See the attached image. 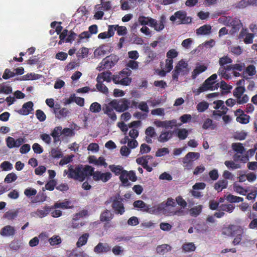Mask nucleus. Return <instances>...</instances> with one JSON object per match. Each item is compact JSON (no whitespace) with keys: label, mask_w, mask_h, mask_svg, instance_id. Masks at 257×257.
I'll list each match as a JSON object with an SVG mask.
<instances>
[{"label":"nucleus","mask_w":257,"mask_h":257,"mask_svg":"<svg viewBox=\"0 0 257 257\" xmlns=\"http://www.w3.org/2000/svg\"><path fill=\"white\" fill-rule=\"evenodd\" d=\"M17 178L18 177L17 175L15 173L12 172L9 173L6 176V177L4 179V182L7 183H11L15 182Z\"/></svg>","instance_id":"46"},{"label":"nucleus","mask_w":257,"mask_h":257,"mask_svg":"<svg viewBox=\"0 0 257 257\" xmlns=\"http://www.w3.org/2000/svg\"><path fill=\"white\" fill-rule=\"evenodd\" d=\"M89 238V234L88 233H85L80 236L78 238V240L76 243L78 247H81L84 245L87 241L88 238Z\"/></svg>","instance_id":"33"},{"label":"nucleus","mask_w":257,"mask_h":257,"mask_svg":"<svg viewBox=\"0 0 257 257\" xmlns=\"http://www.w3.org/2000/svg\"><path fill=\"white\" fill-rule=\"evenodd\" d=\"M209 104L207 102L203 101L198 103L196 106L197 110L199 112H203L208 109Z\"/></svg>","instance_id":"44"},{"label":"nucleus","mask_w":257,"mask_h":257,"mask_svg":"<svg viewBox=\"0 0 257 257\" xmlns=\"http://www.w3.org/2000/svg\"><path fill=\"white\" fill-rule=\"evenodd\" d=\"M220 210L231 213L235 209V206L231 204H221L219 205Z\"/></svg>","instance_id":"43"},{"label":"nucleus","mask_w":257,"mask_h":257,"mask_svg":"<svg viewBox=\"0 0 257 257\" xmlns=\"http://www.w3.org/2000/svg\"><path fill=\"white\" fill-rule=\"evenodd\" d=\"M68 35V30L67 29H64L60 34V41L59 42L58 44L59 45L62 44L63 43H65V40Z\"/></svg>","instance_id":"63"},{"label":"nucleus","mask_w":257,"mask_h":257,"mask_svg":"<svg viewBox=\"0 0 257 257\" xmlns=\"http://www.w3.org/2000/svg\"><path fill=\"white\" fill-rule=\"evenodd\" d=\"M38 237L39 239V241H40L41 243L43 242V244H46L48 241H49V234L47 232H41Z\"/></svg>","instance_id":"53"},{"label":"nucleus","mask_w":257,"mask_h":257,"mask_svg":"<svg viewBox=\"0 0 257 257\" xmlns=\"http://www.w3.org/2000/svg\"><path fill=\"white\" fill-rule=\"evenodd\" d=\"M249 116L244 114H240L236 118V120L241 123L246 124L249 122Z\"/></svg>","instance_id":"51"},{"label":"nucleus","mask_w":257,"mask_h":257,"mask_svg":"<svg viewBox=\"0 0 257 257\" xmlns=\"http://www.w3.org/2000/svg\"><path fill=\"white\" fill-rule=\"evenodd\" d=\"M188 135V132L185 128L178 130L177 133V136L181 140H184L187 138Z\"/></svg>","instance_id":"49"},{"label":"nucleus","mask_w":257,"mask_h":257,"mask_svg":"<svg viewBox=\"0 0 257 257\" xmlns=\"http://www.w3.org/2000/svg\"><path fill=\"white\" fill-rule=\"evenodd\" d=\"M16 230L15 227L10 225H7L2 228L0 231L1 235L4 237L13 236L15 235Z\"/></svg>","instance_id":"13"},{"label":"nucleus","mask_w":257,"mask_h":257,"mask_svg":"<svg viewBox=\"0 0 257 257\" xmlns=\"http://www.w3.org/2000/svg\"><path fill=\"white\" fill-rule=\"evenodd\" d=\"M135 208H140L141 210L147 211L149 208L145 202L142 200H137L134 202Z\"/></svg>","instance_id":"32"},{"label":"nucleus","mask_w":257,"mask_h":257,"mask_svg":"<svg viewBox=\"0 0 257 257\" xmlns=\"http://www.w3.org/2000/svg\"><path fill=\"white\" fill-rule=\"evenodd\" d=\"M138 22L142 26L149 25L153 27L157 32H161L164 28V24L166 23V17L162 15L160 19L159 23L158 24L156 20L151 17L140 16L138 18Z\"/></svg>","instance_id":"1"},{"label":"nucleus","mask_w":257,"mask_h":257,"mask_svg":"<svg viewBox=\"0 0 257 257\" xmlns=\"http://www.w3.org/2000/svg\"><path fill=\"white\" fill-rule=\"evenodd\" d=\"M232 62V59L228 57L227 55L223 56L220 57L218 61L219 65L220 67H224L227 64H231Z\"/></svg>","instance_id":"36"},{"label":"nucleus","mask_w":257,"mask_h":257,"mask_svg":"<svg viewBox=\"0 0 257 257\" xmlns=\"http://www.w3.org/2000/svg\"><path fill=\"white\" fill-rule=\"evenodd\" d=\"M50 156L54 159H59L62 156V154L61 151L57 149H52L50 151Z\"/></svg>","instance_id":"54"},{"label":"nucleus","mask_w":257,"mask_h":257,"mask_svg":"<svg viewBox=\"0 0 257 257\" xmlns=\"http://www.w3.org/2000/svg\"><path fill=\"white\" fill-rule=\"evenodd\" d=\"M145 134L146 135L152 137L153 138L157 136L154 127L152 126H148L146 128Z\"/></svg>","instance_id":"61"},{"label":"nucleus","mask_w":257,"mask_h":257,"mask_svg":"<svg viewBox=\"0 0 257 257\" xmlns=\"http://www.w3.org/2000/svg\"><path fill=\"white\" fill-rule=\"evenodd\" d=\"M186 160H189L193 161V160H197L199 158V154L197 152H189L187 153L185 157Z\"/></svg>","instance_id":"52"},{"label":"nucleus","mask_w":257,"mask_h":257,"mask_svg":"<svg viewBox=\"0 0 257 257\" xmlns=\"http://www.w3.org/2000/svg\"><path fill=\"white\" fill-rule=\"evenodd\" d=\"M249 5L257 6V0H241L238 3L239 8H245Z\"/></svg>","instance_id":"37"},{"label":"nucleus","mask_w":257,"mask_h":257,"mask_svg":"<svg viewBox=\"0 0 257 257\" xmlns=\"http://www.w3.org/2000/svg\"><path fill=\"white\" fill-rule=\"evenodd\" d=\"M239 230H241L240 232H238V231H236L235 232L234 236H235V237L232 241V243L234 245L238 244L242 240V234L244 232L243 228L242 227L239 226Z\"/></svg>","instance_id":"29"},{"label":"nucleus","mask_w":257,"mask_h":257,"mask_svg":"<svg viewBox=\"0 0 257 257\" xmlns=\"http://www.w3.org/2000/svg\"><path fill=\"white\" fill-rule=\"evenodd\" d=\"M171 249V246L168 245V244H162L161 245L157 246L156 251L158 253L160 254H164L169 251H170Z\"/></svg>","instance_id":"31"},{"label":"nucleus","mask_w":257,"mask_h":257,"mask_svg":"<svg viewBox=\"0 0 257 257\" xmlns=\"http://www.w3.org/2000/svg\"><path fill=\"white\" fill-rule=\"evenodd\" d=\"M33 102H27L23 104L22 109L18 110V112L21 114L28 115L33 110Z\"/></svg>","instance_id":"16"},{"label":"nucleus","mask_w":257,"mask_h":257,"mask_svg":"<svg viewBox=\"0 0 257 257\" xmlns=\"http://www.w3.org/2000/svg\"><path fill=\"white\" fill-rule=\"evenodd\" d=\"M233 71V64H227L224 67H220L218 70V74L221 77L228 80L231 78V76L229 74L227 73L228 71Z\"/></svg>","instance_id":"9"},{"label":"nucleus","mask_w":257,"mask_h":257,"mask_svg":"<svg viewBox=\"0 0 257 257\" xmlns=\"http://www.w3.org/2000/svg\"><path fill=\"white\" fill-rule=\"evenodd\" d=\"M109 168L115 175H120L124 170L123 168L121 165H110Z\"/></svg>","instance_id":"40"},{"label":"nucleus","mask_w":257,"mask_h":257,"mask_svg":"<svg viewBox=\"0 0 257 257\" xmlns=\"http://www.w3.org/2000/svg\"><path fill=\"white\" fill-rule=\"evenodd\" d=\"M228 182L226 180H220L214 184V189L218 192L227 187Z\"/></svg>","instance_id":"22"},{"label":"nucleus","mask_w":257,"mask_h":257,"mask_svg":"<svg viewBox=\"0 0 257 257\" xmlns=\"http://www.w3.org/2000/svg\"><path fill=\"white\" fill-rule=\"evenodd\" d=\"M53 113L56 117L60 119L62 117H66L70 113V111L66 107L61 108L60 105L56 104L53 110Z\"/></svg>","instance_id":"8"},{"label":"nucleus","mask_w":257,"mask_h":257,"mask_svg":"<svg viewBox=\"0 0 257 257\" xmlns=\"http://www.w3.org/2000/svg\"><path fill=\"white\" fill-rule=\"evenodd\" d=\"M208 83L205 80L203 83L198 87V88L194 90L193 92L196 95H198L201 93L208 90L209 87L207 86L208 85Z\"/></svg>","instance_id":"42"},{"label":"nucleus","mask_w":257,"mask_h":257,"mask_svg":"<svg viewBox=\"0 0 257 257\" xmlns=\"http://www.w3.org/2000/svg\"><path fill=\"white\" fill-rule=\"evenodd\" d=\"M208 83L205 80L203 83L198 87V88L194 90L193 92L196 95H198L201 93L208 90L209 87L207 86L208 85Z\"/></svg>","instance_id":"41"},{"label":"nucleus","mask_w":257,"mask_h":257,"mask_svg":"<svg viewBox=\"0 0 257 257\" xmlns=\"http://www.w3.org/2000/svg\"><path fill=\"white\" fill-rule=\"evenodd\" d=\"M49 242L51 246L57 245L61 243V239L58 235H54L49 239Z\"/></svg>","instance_id":"47"},{"label":"nucleus","mask_w":257,"mask_h":257,"mask_svg":"<svg viewBox=\"0 0 257 257\" xmlns=\"http://www.w3.org/2000/svg\"><path fill=\"white\" fill-rule=\"evenodd\" d=\"M256 73V69L254 65H249L247 66L245 70L243 71V77L245 79V80H247L248 79V77L245 76V74H247L250 76H252L254 75Z\"/></svg>","instance_id":"21"},{"label":"nucleus","mask_w":257,"mask_h":257,"mask_svg":"<svg viewBox=\"0 0 257 257\" xmlns=\"http://www.w3.org/2000/svg\"><path fill=\"white\" fill-rule=\"evenodd\" d=\"M224 164L228 168H231L232 170L240 168V164H236L232 161H226Z\"/></svg>","instance_id":"58"},{"label":"nucleus","mask_w":257,"mask_h":257,"mask_svg":"<svg viewBox=\"0 0 257 257\" xmlns=\"http://www.w3.org/2000/svg\"><path fill=\"white\" fill-rule=\"evenodd\" d=\"M114 110H115L114 107L110 104V102L103 105L102 106V110L104 113L107 114L113 122L116 121V113Z\"/></svg>","instance_id":"7"},{"label":"nucleus","mask_w":257,"mask_h":257,"mask_svg":"<svg viewBox=\"0 0 257 257\" xmlns=\"http://www.w3.org/2000/svg\"><path fill=\"white\" fill-rule=\"evenodd\" d=\"M202 211V206L199 205L190 209V213L193 216H197Z\"/></svg>","instance_id":"55"},{"label":"nucleus","mask_w":257,"mask_h":257,"mask_svg":"<svg viewBox=\"0 0 257 257\" xmlns=\"http://www.w3.org/2000/svg\"><path fill=\"white\" fill-rule=\"evenodd\" d=\"M176 120H165L163 121L162 128H165L166 129H168V128H172L173 126L176 125Z\"/></svg>","instance_id":"57"},{"label":"nucleus","mask_w":257,"mask_h":257,"mask_svg":"<svg viewBox=\"0 0 257 257\" xmlns=\"http://www.w3.org/2000/svg\"><path fill=\"white\" fill-rule=\"evenodd\" d=\"M52 209V207H50L49 206H45L43 209H38L36 212V214L39 217L43 218L46 216Z\"/></svg>","instance_id":"28"},{"label":"nucleus","mask_w":257,"mask_h":257,"mask_svg":"<svg viewBox=\"0 0 257 257\" xmlns=\"http://www.w3.org/2000/svg\"><path fill=\"white\" fill-rule=\"evenodd\" d=\"M118 61V57L116 55L111 54L106 56L99 63L96 70L101 71L105 68L109 69L116 65Z\"/></svg>","instance_id":"3"},{"label":"nucleus","mask_w":257,"mask_h":257,"mask_svg":"<svg viewBox=\"0 0 257 257\" xmlns=\"http://www.w3.org/2000/svg\"><path fill=\"white\" fill-rule=\"evenodd\" d=\"M174 132L169 131H162L161 134L158 138V140L161 143H165L171 139Z\"/></svg>","instance_id":"15"},{"label":"nucleus","mask_w":257,"mask_h":257,"mask_svg":"<svg viewBox=\"0 0 257 257\" xmlns=\"http://www.w3.org/2000/svg\"><path fill=\"white\" fill-rule=\"evenodd\" d=\"M182 162L183 164V166L185 169L187 170H190L192 169L193 167V161L191 160H186L185 158H183Z\"/></svg>","instance_id":"59"},{"label":"nucleus","mask_w":257,"mask_h":257,"mask_svg":"<svg viewBox=\"0 0 257 257\" xmlns=\"http://www.w3.org/2000/svg\"><path fill=\"white\" fill-rule=\"evenodd\" d=\"M119 180L124 186H130L131 185L128 181V171L124 170L120 174Z\"/></svg>","instance_id":"30"},{"label":"nucleus","mask_w":257,"mask_h":257,"mask_svg":"<svg viewBox=\"0 0 257 257\" xmlns=\"http://www.w3.org/2000/svg\"><path fill=\"white\" fill-rule=\"evenodd\" d=\"M112 175L110 172L102 173L100 171H95L93 179L95 181H102L106 182L111 178Z\"/></svg>","instance_id":"10"},{"label":"nucleus","mask_w":257,"mask_h":257,"mask_svg":"<svg viewBox=\"0 0 257 257\" xmlns=\"http://www.w3.org/2000/svg\"><path fill=\"white\" fill-rule=\"evenodd\" d=\"M239 226L234 224H229L223 229L222 233L228 236H234L235 232L238 231V232H240L239 230Z\"/></svg>","instance_id":"12"},{"label":"nucleus","mask_w":257,"mask_h":257,"mask_svg":"<svg viewBox=\"0 0 257 257\" xmlns=\"http://www.w3.org/2000/svg\"><path fill=\"white\" fill-rule=\"evenodd\" d=\"M207 66L204 65H199V66H197L192 72V78L195 79L199 74L207 70Z\"/></svg>","instance_id":"20"},{"label":"nucleus","mask_w":257,"mask_h":257,"mask_svg":"<svg viewBox=\"0 0 257 257\" xmlns=\"http://www.w3.org/2000/svg\"><path fill=\"white\" fill-rule=\"evenodd\" d=\"M110 247L106 243L99 242L98 244L94 248V251L96 253L107 252L110 250Z\"/></svg>","instance_id":"18"},{"label":"nucleus","mask_w":257,"mask_h":257,"mask_svg":"<svg viewBox=\"0 0 257 257\" xmlns=\"http://www.w3.org/2000/svg\"><path fill=\"white\" fill-rule=\"evenodd\" d=\"M1 169L4 171H8L13 169V164L8 161H4L0 165Z\"/></svg>","instance_id":"50"},{"label":"nucleus","mask_w":257,"mask_h":257,"mask_svg":"<svg viewBox=\"0 0 257 257\" xmlns=\"http://www.w3.org/2000/svg\"><path fill=\"white\" fill-rule=\"evenodd\" d=\"M82 173L84 175V180L86 179V177L88 176H92L93 178V175L95 173L94 169L91 167V166L86 165L82 170Z\"/></svg>","instance_id":"27"},{"label":"nucleus","mask_w":257,"mask_h":257,"mask_svg":"<svg viewBox=\"0 0 257 257\" xmlns=\"http://www.w3.org/2000/svg\"><path fill=\"white\" fill-rule=\"evenodd\" d=\"M116 111L118 112H124L128 109L131 104L130 100L127 98H121L119 100H113L110 102Z\"/></svg>","instance_id":"6"},{"label":"nucleus","mask_w":257,"mask_h":257,"mask_svg":"<svg viewBox=\"0 0 257 257\" xmlns=\"http://www.w3.org/2000/svg\"><path fill=\"white\" fill-rule=\"evenodd\" d=\"M232 148L233 150L236 152L237 153L243 154L245 151V149L242 144L240 143H234L232 144Z\"/></svg>","instance_id":"35"},{"label":"nucleus","mask_w":257,"mask_h":257,"mask_svg":"<svg viewBox=\"0 0 257 257\" xmlns=\"http://www.w3.org/2000/svg\"><path fill=\"white\" fill-rule=\"evenodd\" d=\"M226 199L230 203H237L242 202L243 198L240 197H237V196H234L231 194H229L226 196Z\"/></svg>","instance_id":"39"},{"label":"nucleus","mask_w":257,"mask_h":257,"mask_svg":"<svg viewBox=\"0 0 257 257\" xmlns=\"http://www.w3.org/2000/svg\"><path fill=\"white\" fill-rule=\"evenodd\" d=\"M64 174H68L69 179H73L75 180L82 182L84 180V175L82 173V169L80 167H76L74 168L73 166H69L68 171L64 170Z\"/></svg>","instance_id":"4"},{"label":"nucleus","mask_w":257,"mask_h":257,"mask_svg":"<svg viewBox=\"0 0 257 257\" xmlns=\"http://www.w3.org/2000/svg\"><path fill=\"white\" fill-rule=\"evenodd\" d=\"M70 202L69 201H65L62 202H56L54 206H52V208H62L69 209L72 208L73 206H70Z\"/></svg>","instance_id":"25"},{"label":"nucleus","mask_w":257,"mask_h":257,"mask_svg":"<svg viewBox=\"0 0 257 257\" xmlns=\"http://www.w3.org/2000/svg\"><path fill=\"white\" fill-rule=\"evenodd\" d=\"M62 134L61 126H57L54 128L51 132V134H50L53 139L54 143L56 144L57 142L60 141V137Z\"/></svg>","instance_id":"17"},{"label":"nucleus","mask_w":257,"mask_h":257,"mask_svg":"<svg viewBox=\"0 0 257 257\" xmlns=\"http://www.w3.org/2000/svg\"><path fill=\"white\" fill-rule=\"evenodd\" d=\"M116 31L118 36H124L127 33V29L125 26H119L115 25Z\"/></svg>","instance_id":"56"},{"label":"nucleus","mask_w":257,"mask_h":257,"mask_svg":"<svg viewBox=\"0 0 257 257\" xmlns=\"http://www.w3.org/2000/svg\"><path fill=\"white\" fill-rule=\"evenodd\" d=\"M216 124L214 123L211 119L208 118L204 121L202 125V128L204 130L210 129L213 130L216 128Z\"/></svg>","instance_id":"34"},{"label":"nucleus","mask_w":257,"mask_h":257,"mask_svg":"<svg viewBox=\"0 0 257 257\" xmlns=\"http://www.w3.org/2000/svg\"><path fill=\"white\" fill-rule=\"evenodd\" d=\"M89 110L93 113H98L101 110V106L98 102H95L91 104Z\"/></svg>","instance_id":"48"},{"label":"nucleus","mask_w":257,"mask_h":257,"mask_svg":"<svg viewBox=\"0 0 257 257\" xmlns=\"http://www.w3.org/2000/svg\"><path fill=\"white\" fill-rule=\"evenodd\" d=\"M132 72L128 68H125L118 74L112 75V81L115 84L129 85L132 82V78L129 76Z\"/></svg>","instance_id":"2"},{"label":"nucleus","mask_w":257,"mask_h":257,"mask_svg":"<svg viewBox=\"0 0 257 257\" xmlns=\"http://www.w3.org/2000/svg\"><path fill=\"white\" fill-rule=\"evenodd\" d=\"M56 184L57 182L55 180H50L45 184V189L49 191H53Z\"/></svg>","instance_id":"62"},{"label":"nucleus","mask_w":257,"mask_h":257,"mask_svg":"<svg viewBox=\"0 0 257 257\" xmlns=\"http://www.w3.org/2000/svg\"><path fill=\"white\" fill-rule=\"evenodd\" d=\"M96 89L98 91L107 94L108 93V89L106 86L103 84V82L96 78Z\"/></svg>","instance_id":"23"},{"label":"nucleus","mask_w":257,"mask_h":257,"mask_svg":"<svg viewBox=\"0 0 257 257\" xmlns=\"http://www.w3.org/2000/svg\"><path fill=\"white\" fill-rule=\"evenodd\" d=\"M36 115L37 118L38 119V120L40 121H41V122L44 121L46 119V116L45 114L44 113V112L42 110H41L40 109H38V110H36Z\"/></svg>","instance_id":"64"},{"label":"nucleus","mask_w":257,"mask_h":257,"mask_svg":"<svg viewBox=\"0 0 257 257\" xmlns=\"http://www.w3.org/2000/svg\"><path fill=\"white\" fill-rule=\"evenodd\" d=\"M245 91V88L244 86H239L235 87L233 91V95L237 99L243 95Z\"/></svg>","instance_id":"38"},{"label":"nucleus","mask_w":257,"mask_h":257,"mask_svg":"<svg viewBox=\"0 0 257 257\" xmlns=\"http://www.w3.org/2000/svg\"><path fill=\"white\" fill-rule=\"evenodd\" d=\"M122 199H114L112 203V207L114 209L116 214H122L125 212V208L122 202Z\"/></svg>","instance_id":"11"},{"label":"nucleus","mask_w":257,"mask_h":257,"mask_svg":"<svg viewBox=\"0 0 257 257\" xmlns=\"http://www.w3.org/2000/svg\"><path fill=\"white\" fill-rule=\"evenodd\" d=\"M113 218V214L110 211L106 210L100 215V220L102 222L108 221Z\"/></svg>","instance_id":"26"},{"label":"nucleus","mask_w":257,"mask_h":257,"mask_svg":"<svg viewBox=\"0 0 257 257\" xmlns=\"http://www.w3.org/2000/svg\"><path fill=\"white\" fill-rule=\"evenodd\" d=\"M18 212L15 211H7L4 214V218L9 220H13L18 215Z\"/></svg>","instance_id":"60"},{"label":"nucleus","mask_w":257,"mask_h":257,"mask_svg":"<svg viewBox=\"0 0 257 257\" xmlns=\"http://www.w3.org/2000/svg\"><path fill=\"white\" fill-rule=\"evenodd\" d=\"M112 73L109 70L99 73L96 76V78L101 81H106L107 83L110 82L112 81Z\"/></svg>","instance_id":"14"},{"label":"nucleus","mask_w":257,"mask_h":257,"mask_svg":"<svg viewBox=\"0 0 257 257\" xmlns=\"http://www.w3.org/2000/svg\"><path fill=\"white\" fill-rule=\"evenodd\" d=\"M182 249L185 252L192 251L195 250L196 246L193 242L185 243L182 246Z\"/></svg>","instance_id":"45"},{"label":"nucleus","mask_w":257,"mask_h":257,"mask_svg":"<svg viewBox=\"0 0 257 257\" xmlns=\"http://www.w3.org/2000/svg\"><path fill=\"white\" fill-rule=\"evenodd\" d=\"M211 27L209 25H204L200 27L196 30V34L197 35H206L211 33Z\"/></svg>","instance_id":"19"},{"label":"nucleus","mask_w":257,"mask_h":257,"mask_svg":"<svg viewBox=\"0 0 257 257\" xmlns=\"http://www.w3.org/2000/svg\"><path fill=\"white\" fill-rule=\"evenodd\" d=\"M178 19L179 24H189L192 22V18L187 16V13L183 10H179L172 15L170 20L174 22L176 20Z\"/></svg>","instance_id":"5"},{"label":"nucleus","mask_w":257,"mask_h":257,"mask_svg":"<svg viewBox=\"0 0 257 257\" xmlns=\"http://www.w3.org/2000/svg\"><path fill=\"white\" fill-rule=\"evenodd\" d=\"M188 66V64L187 63L183 60H181L175 66V68L178 67L179 68L178 71L181 74L184 75L186 74Z\"/></svg>","instance_id":"24"}]
</instances>
